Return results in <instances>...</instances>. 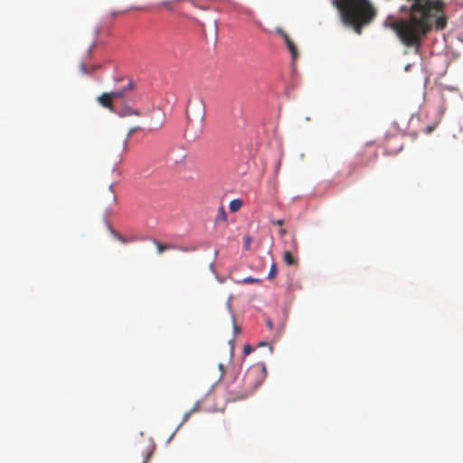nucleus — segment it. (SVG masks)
<instances>
[{"instance_id":"obj_13","label":"nucleus","mask_w":463,"mask_h":463,"mask_svg":"<svg viewBox=\"0 0 463 463\" xmlns=\"http://www.w3.org/2000/svg\"><path fill=\"white\" fill-rule=\"evenodd\" d=\"M251 242H252V239L250 235H245L243 237V244H244L245 250H250Z\"/></svg>"},{"instance_id":"obj_21","label":"nucleus","mask_w":463,"mask_h":463,"mask_svg":"<svg viewBox=\"0 0 463 463\" xmlns=\"http://www.w3.org/2000/svg\"><path fill=\"white\" fill-rule=\"evenodd\" d=\"M199 109H200V115L203 118V115H204V107H203V105L201 104Z\"/></svg>"},{"instance_id":"obj_26","label":"nucleus","mask_w":463,"mask_h":463,"mask_svg":"<svg viewBox=\"0 0 463 463\" xmlns=\"http://www.w3.org/2000/svg\"><path fill=\"white\" fill-rule=\"evenodd\" d=\"M194 105L192 102L188 103V109H194Z\"/></svg>"},{"instance_id":"obj_16","label":"nucleus","mask_w":463,"mask_h":463,"mask_svg":"<svg viewBox=\"0 0 463 463\" xmlns=\"http://www.w3.org/2000/svg\"><path fill=\"white\" fill-rule=\"evenodd\" d=\"M435 128H436V124H435V125H432V126H429V127H427V128H426V133H427V134L431 133V132L435 129Z\"/></svg>"},{"instance_id":"obj_14","label":"nucleus","mask_w":463,"mask_h":463,"mask_svg":"<svg viewBox=\"0 0 463 463\" xmlns=\"http://www.w3.org/2000/svg\"><path fill=\"white\" fill-rule=\"evenodd\" d=\"M277 275V265L276 263H272L269 272L268 274V279H272Z\"/></svg>"},{"instance_id":"obj_19","label":"nucleus","mask_w":463,"mask_h":463,"mask_svg":"<svg viewBox=\"0 0 463 463\" xmlns=\"http://www.w3.org/2000/svg\"><path fill=\"white\" fill-rule=\"evenodd\" d=\"M80 71L83 72V73H87L88 71H87V66L84 64V63H81L80 64Z\"/></svg>"},{"instance_id":"obj_10","label":"nucleus","mask_w":463,"mask_h":463,"mask_svg":"<svg viewBox=\"0 0 463 463\" xmlns=\"http://www.w3.org/2000/svg\"><path fill=\"white\" fill-rule=\"evenodd\" d=\"M243 202L241 199H233L230 202L229 208L232 213H236L241 208Z\"/></svg>"},{"instance_id":"obj_22","label":"nucleus","mask_w":463,"mask_h":463,"mask_svg":"<svg viewBox=\"0 0 463 463\" xmlns=\"http://www.w3.org/2000/svg\"><path fill=\"white\" fill-rule=\"evenodd\" d=\"M266 324L269 329H272L273 324L270 319H267Z\"/></svg>"},{"instance_id":"obj_2","label":"nucleus","mask_w":463,"mask_h":463,"mask_svg":"<svg viewBox=\"0 0 463 463\" xmlns=\"http://www.w3.org/2000/svg\"><path fill=\"white\" fill-rule=\"evenodd\" d=\"M344 25L351 27L361 34L364 27L369 25L376 17L377 10L370 0H333Z\"/></svg>"},{"instance_id":"obj_9","label":"nucleus","mask_w":463,"mask_h":463,"mask_svg":"<svg viewBox=\"0 0 463 463\" xmlns=\"http://www.w3.org/2000/svg\"><path fill=\"white\" fill-rule=\"evenodd\" d=\"M215 222H227V213L223 206H221L219 208L217 215L215 217Z\"/></svg>"},{"instance_id":"obj_28","label":"nucleus","mask_w":463,"mask_h":463,"mask_svg":"<svg viewBox=\"0 0 463 463\" xmlns=\"http://www.w3.org/2000/svg\"><path fill=\"white\" fill-rule=\"evenodd\" d=\"M264 345H267V344H266L265 342H260V343L259 344V346H264Z\"/></svg>"},{"instance_id":"obj_25","label":"nucleus","mask_w":463,"mask_h":463,"mask_svg":"<svg viewBox=\"0 0 463 463\" xmlns=\"http://www.w3.org/2000/svg\"><path fill=\"white\" fill-rule=\"evenodd\" d=\"M279 233H280L281 236H284L287 233V231L285 229H281L279 231Z\"/></svg>"},{"instance_id":"obj_24","label":"nucleus","mask_w":463,"mask_h":463,"mask_svg":"<svg viewBox=\"0 0 463 463\" xmlns=\"http://www.w3.org/2000/svg\"><path fill=\"white\" fill-rule=\"evenodd\" d=\"M93 47H94V43H92V44L90 46V48H89V50H88V55H90V53H91V52H92Z\"/></svg>"},{"instance_id":"obj_8","label":"nucleus","mask_w":463,"mask_h":463,"mask_svg":"<svg viewBox=\"0 0 463 463\" xmlns=\"http://www.w3.org/2000/svg\"><path fill=\"white\" fill-rule=\"evenodd\" d=\"M283 260L288 266L298 265V259L292 254V252L286 250L283 254Z\"/></svg>"},{"instance_id":"obj_5","label":"nucleus","mask_w":463,"mask_h":463,"mask_svg":"<svg viewBox=\"0 0 463 463\" xmlns=\"http://www.w3.org/2000/svg\"><path fill=\"white\" fill-rule=\"evenodd\" d=\"M122 95L121 91H112L109 93H103L98 98L99 102L105 108L109 109H112V101L113 99L119 98Z\"/></svg>"},{"instance_id":"obj_1","label":"nucleus","mask_w":463,"mask_h":463,"mask_svg":"<svg viewBox=\"0 0 463 463\" xmlns=\"http://www.w3.org/2000/svg\"><path fill=\"white\" fill-rule=\"evenodd\" d=\"M411 2L408 20H396L391 28L407 47L419 48L422 38L433 27L443 29L447 21L441 0H407Z\"/></svg>"},{"instance_id":"obj_27","label":"nucleus","mask_w":463,"mask_h":463,"mask_svg":"<svg viewBox=\"0 0 463 463\" xmlns=\"http://www.w3.org/2000/svg\"><path fill=\"white\" fill-rule=\"evenodd\" d=\"M234 331L235 332H240V328L238 326L234 325Z\"/></svg>"},{"instance_id":"obj_15","label":"nucleus","mask_w":463,"mask_h":463,"mask_svg":"<svg viewBox=\"0 0 463 463\" xmlns=\"http://www.w3.org/2000/svg\"><path fill=\"white\" fill-rule=\"evenodd\" d=\"M185 157H186V154L183 151L180 158H172V159L175 160V163L182 164V163H184Z\"/></svg>"},{"instance_id":"obj_4","label":"nucleus","mask_w":463,"mask_h":463,"mask_svg":"<svg viewBox=\"0 0 463 463\" xmlns=\"http://www.w3.org/2000/svg\"><path fill=\"white\" fill-rule=\"evenodd\" d=\"M277 33L283 38L285 44L287 45V48L291 55L292 61H296L298 58V52L297 45L295 43L291 40L289 35L282 29L279 28L277 29Z\"/></svg>"},{"instance_id":"obj_7","label":"nucleus","mask_w":463,"mask_h":463,"mask_svg":"<svg viewBox=\"0 0 463 463\" xmlns=\"http://www.w3.org/2000/svg\"><path fill=\"white\" fill-rule=\"evenodd\" d=\"M154 244L156 246V249H157V252L158 254H161L163 253L164 251L165 250H174V249H176V246L174 245V244H170V243H162L160 242L159 241L157 240H154L153 241Z\"/></svg>"},{"instance_id":"obj_20","label":"nucleus","mask_w":463,"mask_h":463,"mask_svg":"<svg viewBox=\"0 0 463 463\" xmlns=\"http://www.w3.org/2000/svg\"><path fill=\"white\" fill-rule=\"evenodd\" d=\"M272 222H273V224L278 225V226H282L284 223L283 220H278V221H274Z\"/></svg>"},{"instance_id":"obj_30","label":"nucleus","mask_w":463,"mask_h":463,"mask_svg":"<svg viewBox=\"0 0 463 463\" xmlns=\"http://www.w3.org/2000/svg\"><path fill=\"white\" fill-rule=\"evenodd\" d=\"M133 114L138 115L137 111H133Z\"/></svg>"},{"instance_id":"obj_17","label":"nucleus","mask_w":463,"mask_h":463,"mask_svg":"<svg viewBox=\"0 0 463 463\" xmlns=\"http://www.w3.org/2000/svg\"><path fill=\"white\" fill-rule=\"evenodd\" d=\"M243 350H244L245 354H249L251 352V347H250V345H248L244 346Z\"/></svg>"},{"instance_id":"obj_6","label":"nucleus","mask_w":463,"mask_h":463,"mask_svg":"<svg viewBox=\"0 0 463 463\" xmlns=\"http://www.w3.org/2000/svg\"><path fill=\"white\" fill-rule=\"evenodd\" d=\"M115 83L120 84L121 87H128V88L134 87V85H135V82L133 81V80L128 76L117 77L115 79Z\"/></svg>"},{"instance_id":"obj_23","label":"nucleus","mask_w":463,"mask_h":463,"mask_svg":"<svg viewBox=\"0 0 463 463\" xmlns=\"http://www.w3.org/2000/svg\"><path fill=\"white\" fill-rule=\"evenodd\" d=\"M109 190H110L111 194H112V200L115 201L116 200V195H115L114 192L112 191V186L111 185L109 186Z\"/></svg>"},{"instance_id":"obj_12","label":"nucleus","mask_w":463,"mask_h":463,"mask_svg":"<svg viewBox=\"0 0 463 463\" xmlns=\"http://www.w3.org/2000/svg\"><path fill=\"white\" fill-rule=\"evenodd\" d=\"M260 281L261 280L260 279L247 277V278H244L241 280V283H243V284H254V283H260Z\"/></svg>"},{"instance_id":"obj_18","label":"nucleus","mask_w":463,"mask_h":463,"mask_svg":"<svg viewBox=\"0 0 463 463\" xmlns=\"http://www.w3.org/2000/svg\"><path fill=\"white\" fill-rule=\"evenodd\" d=\"M219 369H220V372H221V377H222L223 374H224V372H225L224 365L222 364H219Z\"/></svg>"},{"instance_id":"obj_11","label":"nucleus","mask_w":463,"mask_h":463,"mask_svg":"<svg viewBox=\"0 0 463 463\" xmlns=\"http://www.w3.org/2000/svg\"><path fill=\"white\" fill-rule=\"evenodd\" d=\"M199 411V404H198V403H196V404L194 406V408H193L190 411L186 412V413L184 415V418H183V420H182V424H183V423H184V422L189 419V417L191 416V414H193L194 412H196V411Z\"/></svg>"},{"instance_id":"obj_29","label":"nucleus","mask_w":463,"mask_h":463,"mask_svg":"<svg viewBox=\"0 0 463 463\" xmlns=\"http://www.w3.org/2000/svg\"><path fill=\"white\" fill-rule=\"evenodd\" d=\"M150 455H151V452L147 453V455H146V459H148V458H149Z\"/></svg>"},{"instance_id":"obj_3","label":"nucleus","mask_w":463,"mask_h":463,"mask_svg":"<svg viewBox=\"0 0 463 463\" xmlns=\"http://www.w3.org/2000/svg\"><path fill=\"white\" fill-rule=\"evenodd\" d=\"M265 367L253 366L250 368L243 379L242 387L241 390H237L235 386L229 389L227 393V401L237 402L246 399L250 396L263 382L265 377Z\"/></svg>"}]
</instances>
